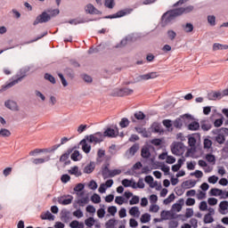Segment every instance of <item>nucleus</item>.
I'll use <instances>...</instances> for the list:
<instances>
[{
    "instance_id": "obj_30",
    "label": "nucleus",
    "mask_w": 228,
    "mask_h": 228,
    "mask_svg": "<svg viewBox=\"0 0 228 228\" xmlns=\"http://www.w3.org/2000/svg\"><path fill=\"white\" fill-rule=\"evenodd\" d=\"M69 174H70V175H76V177L82 175V173L79 171V167L77 166L71 167V169L69 170Z\"/></svg>"
},
{
    "instance_id": "obj_13",
    "label": "nucleus",
    "mask_w": 228,
    "mask_h": 228,
    "mask_svg": "<svg viewBox=\"0 0 228 228\" xmlns=\"http://www.w3.org/2000/svg\"><path fill=\"white\" fill-rule=\"evenodd\" d=\"M85 12L86 13H89V15H101L102 13L101 11L95 8V6H94V4H88L87 5H86Z\"/></svg>"
},
{
    "instance_id": "obj_24",
    "label": "nucleus",
    "mask_w": 228,
    "mask_h": 228,
    "mask_svg": "<svg viewBox=\"0 0 228 228\" xmlns=\"http://www.w3.org/2000/svg\"><path fill=\"white\" fill-rule=\"evenodd\" d=\"M144 181L147 184H150L151 188H156L158 186V182L154 183V177L152 175H146Z\"/></svg>"
},
{
    "instance_id": "obj_48",
    "label": "nucleus",
    "mask_w": 228,
    "mask_h": 228,
    "mask_svg": "<svg viewBox=\"0 0 228 228\" xmlns=\"http://www.w3.org/2000/svg\"><path fill=\"white\" fill-rule=\"evenodd\" d=\"M115 224H117V220L116 219H110L106 224H105V227L106 228H115Z\"/></svg>"
},
{
    "instance_id": "obj_34",
    "label": "nucleus",
    "mask_w": 228,
    "mask_h": 228,
    "mask_svg": "<svg viewBox=\"0 0 228 228\" xmlns=\"http://www.w3.org/2000/svg\"><path fill=\"white\" fill-rule=\"evenodd\" d=\"M200 126L203 131H209L211 129V123L209 121L203 120L200 122Z\"/></svg>"
},
{
    "instance_id": "obj_47",
    "label": "nucleus",
    "mask_w": 228,
    "mask_h": 228,
    "mask_svg": "<svg viewBox=\"0 0 228 228\" xmlns=\"http://www.w3.org/2000/svg\"><path fill=\"white\" fill-rule=\"evenodd\" d=\"M91 200H92V202H94V204H99V203H101V196L97 193H94L91 197Z\"/></svg>"
},
{
    "instance_id": "obj_7",
    "label": "nucleus",
    "mask_w": 228,
    "mask_h": 228,
    "mask_svg": "<svg viewBox=\"0 0 228 228\" xmlns=\"http://www.w3.org/2000/svg\"><path fill=\"white\" fill-rule=\"evenodd\" d=\"M171 152L175 154V156H183L184 152V143L181 142H173L171 145Z\"/></svg>"
},
{
    "instance_id": "obj_5",
    "label": "nucleus",
    "mask_w": 228,
    "mask_h": 228,
    "mask_svg": "<svg viewBox=\"0 0 228 228\" xmlns=\"http://www.w3.org/2000/svg\"><path fill=\"white\" fill-rule=\"evenodd\" d=\"M133 89H129L127 87L124 88H116L112 91V97H126L127 95H131L133 94Z\"/></svg>"
},
{
    "instance_id": "obj_60",
    "label": "nucleus",
    "mask_w": 228,
    "mask_h": 228,
    "mask_svg": "<svg viewBox=\"0 0 228 228\" xmlns=\"http://www.w3.org/2000/svg\"><path fill=\"white\" fill-rule=\"evenodd\" d=\"M208 204L209 206H216L218 204V200L216 198H208Z\"/></svg>"
},
{
    "instance_id": "obj_58",
    "label": "nucleus",
    "mask_w": 228,
    "mask_h": 228,
    "mask_svg": "<svg viewBox=\"0 0 228 228\" xmlns=\"http://www.w3.org/2000/svg\"><path fill=\"white\" fill-rule=\"evenodd\" d=\"M108 213H110V215H111V216H115V215H117V207H115V206L109 207Z\"/></svg>"
},
{
    "instance_id": "obj_32",
    "label": "nucleus",
    "mask_w": 228,
    "mask_h": 228,
    "mask_svg": "<svg viewBox=\"0 0 228 228\" xmlns=\"http://www.w3.org/2000/svg\"><path fill=\"white\" fill-rule=\"evenodd\" d=\"M12 136V132L6 128H2L0 130V138H10Z\"/></svg>"
},
{
    "instance_id": "obj_57",
    "label": "nucleus",
    "mask_w": 228,
    "mask_h": 228,
    "mask_svg": "<svg viewBox=\"0 0 228 228\" xmlns=\"http://www.w3.org/2000/svg\"><path fill=\"white\" fill-rule=\"evenodd\" d=\"M50 13V20L53 19V17H56L57 15H60V9H53L52 11H48Z\"/></svg>"
},
{
    "instance_id": "obj_8",
    "label": "nucleus",
    "mask_w": 228,
    "mask_h": 228,
    "mask_svg": "<svg viewBox=\"0 0 228 228\" xmlns=\"http://www.w3.org/2000/svg\"><path fill=\"white\" fill-rule=\"evenodd\" d=\"M51 20V15L47 12H43L41 14L37 15L33 22V26H38V24H45Z\"/></svg>"
},
{
    "instance_id": "obj_26",
    "label": "nucleus",
    "mask_w": 228,
    "mask_h": 228,
    "mask_svg": "<svg viewBox=\"0 0 228 228\" xmlns=\"http://www.w3.org/2000/svg\"><path fill=\"white\" fill-rule=\"evenodd\" d=\"M51 159V157H45L44 159H32L31 162L33 165H44V163L49 161Z\"/></svg>"
},
{
    "instance_id": "obj_6",
    "label": "nucleus",
    "mask_w": 228,
    "mask_h": 228,
    "mask_svg": "<svg viewBox=\"0 0 228 228\" xmlns=\"http://www.w3.org/2000/svg\"><path fill=\"white\" fill-rule=\"evenodd\" d=\"M190 120H193V117L190 114H184L183 116L176 118L175 121L173 122V126L176 129H181V127H183V123L186 121L190 122Z\"/></svg>"
},
{
    "instance_id": "obj_25",
    "label": "nucleus",
    "mask_w": 228,
    "mask_h": 228,
    "mask_svg": "<svg viewBox=\"0 0 228 228\" xmlns=\"http://www.w3.org/2000/svg\"><path fill=\"white\" fill-rule=\"evenodd\" d=\"M90 20H86L85 19H72V20H69L68 22L69 24H74V26H77V24H85V22H90Z\"/></svg>"
},
{
    "instance_id": "obj_41",
    "label": "nucleus",
    "mask_w": 228,
    "mask_h": 228,
    "mask_svg": "<svg viewBox=\"0 0 228 228\" xmlns=\"http://www.w3.org/2000/svg\"><path fill=\"white\" fill-rule=\"evenodd\" d=\"M95 224V219L94 217H88L87 219L85 220V224L87 227H94Z\"/></svg>"
},
{
    "instance_id": "obj_42",
    "label": "nucleus",
    "mask_w": 228,
    "mask_h": 228,
    "mask_svg": "<svg viewBox=\"0 0 228 228\" xmlns=\"http://www.w3.org/2000/svg\"><path fill=\"white\" fill-rule=\"evenodd\" d=\"M215 219L211 216V214H206L204 216V224H213Z\"/></svg>"
},
{
    "instance_id": "obj_53",
    "label": "nucleus",
    "mask_w": 228,
    "mask_h": 228,
    "mask_svg": "<svg viewBox=\"0 0 228 228\" xmlns=\"http://www.w3.org/2000/svg\"><path fill=\"white\" fill-rule=\"evenodd\" d=\"M151 143L152 145H155V147H159V145H161V143H163V140H161L159 138H155L151 141Z\"/></svg>"
},
{
    "instance_id": "obj_14",
    "label": "nucleus",
    "mask_w": 228,
    "mask_h": 228,
    "mask_svg": "<svg viewBox=\"0 0 228 228\" xmlns=\"http://www.w3.org/2000/svg\"><path fill=\"white\" fill-rule=\"evenodd\" d=\"M61 222H64V224H69V222L72 220V217L70 216V211L62 209L61 212Z\"/></svg>"
},
{
    "instance_id": "obj_17",
    "label": "nucleus",
    "mask_w": 228,
    "mask_h": 228,
    "mask_svg": "<svg viewBox=\"0 0 228 228\" xmlns=\"http://www.w3.org/2000/svg\"><path fill=\"white\" fill-rule=\"evenodd\" d=\"M209 193L212 197H224L225 195V191L218 188H212Z\"/></svg>"
},
{
    "instance_id": "obj_51",
    "label": "nucleus",
    "mask_w": 228,
    "mask_h": 228,
    "mask_svg": "<svg viewBox=\"0 0 228 228\" xmlns=\"http://www.w3.org/2000/svg\"><path fill=\"white\" fill-rule=\"evenodd\" d=\"M121 184H123V186L125 188H129V187H131V184H133V181H131L127 178H125L122 180Z\"/></svg>"
},
{
    "instance_id": "obj_40",
    "label": "nucleus",
    "mask_w": 228,
    "mask_h": 228,
    "mask_svg": "<svg viewBox=\"0 0 228 228\" xmlns=\"http://www.w3.org/2000/svg\"><path fill=\"white\" fill-rule=\"evenodd\" d=\"M151 222V215L146 213V214H143L142 216H141V223L142 224H147Z\"/></svg>"
},
{
    "instance_id": "obj_18",
    "label": "nucleus",
    "mask_w": 228,
    "mask_h": 228,
    "mask_svg": "<svg viewBox=\"0 0 228 228\" xmlns=\"http://www.w3.org/2000/svg\"><path fill=\"white\" fill-rule=\"evenodd\" d=\"M193 5H188L186 7H180L176 8V11L178 12V15H183V13H190L191 12H193Z\"/></svg>"
},
{
    "instance_id": "obj_19",
    "label": "nucleus",
    "mask_w": 228,
    "mask_h": 228,
    "mask_svg": "<svg viewBox=\"0 0 228 228\" xmlns=\"http://www.w3.org/2000/svg\"><path fill=\"white\" fill-rule=\"evenodd\" d=\"M80 145H82V151L86 154H89L90 151H92V146L86 142V137L80 142Z\"/></svg>"
},
{
    "instance_id": "obj_59",
    "label": "nucleus",
    "mask_w": 228,
    "mask_h": 228,
    "mask_svg": "<svg viewBox=\"0 0 228 228\" xmlns=\"http://www.w3.org/2000/svg\"><path fill=\"white\" fill-rule=\"evenodd\" d=\"M134 117L137 120H143L145 118V114L142 111L135 112Z\"/></svg>"
},
{
    "instance_id": "obj_9",
    "label": "nucleus",
    "mask_w": 228,
    "mask_h": 228,
    "mask_svg": "<svg viewBox=\"0 0 228 228\" xmlns=\"http://www.w3.org/2000/svg\"><path fill=\"white\" fill-rule=\"evenodd\" d=\"M133 12V9H125L118 11L115 14H110L103 17V19H120V17H126V15H129Z\"/></svg>"
},
{
    "instance_id": "obj_44",
    "label": "nucleus",
    "mask_w": 228,
    "mask_h": 228,
    "mask_svg": "<svg viewBox=\"0 0 228 228\" xmlns=\"http://www.w3.org/2000/svg\"><path fill=\"white\" fill-rule=\"evenodd\" d=\"M119 126L122 129L127 127L129 126V119L127 118H123L119 122Z\"/></svg>"
},
{
    "instance_id": "obj_64",
    "label": "nucleus",
    "mask_w": 228,
    "mask_h": 228,
    "mask_svg": "<svg viewBox=\"0 0 228 228\" xmlns=\"http://www.w3.org/2000/svg\"><path fill=\"white\" fill-rule=\"evenodd\" d=\"M73 216H75L77 218H83V211L78 208L73 212Z\"/></svg>"
},
{
    "instance_id": "obj_15",
    "label": "nucleus",
    "mask_w": 228,
    "mask_h": 228,
    "mask_svg": "<svg viewBox=\"0 0 228 228\" xmlns=\"http://www.w3.org/2000/svg\"><path fill=\"white\" fill-rule=\"evenodd\" d=\"M139 150H140V144L134 143L131 148H129L126 151V156H127V158H133V156H134V154H136V152H138Z\"/></svg>"
},
{
    "instance_id": "obj_35",
    "label": "nucleus",
    "mask_w": 228,
    "mask_h": 228,
    "mask_svg": "<svg viewBox=\"0 0 228 228\" xmlns=\"http://www.w3.org/2000/svg\"><path fill=\"white\" fill-rule=\"evenodd\" d=\"M131 216H140V209L138 207H132L129 210Z\"/></svg>"
},
{
    "instance_id": "obj_21",
    "label": "nucleus",
    "mask_w": 228,
    "mask_h": 228,
    "mask_svg": "<svg viewBox=\"0 0 228 228\" xmlns=\"http://www.w3.org/2000/svg\"><path fill=\"white\" fill-rule=\"evenodd\" d=\"M195 184H197L196 181L187 180L183 182L182 188H184L185 190H190V188H194Z\"/></svg>"
},
{
    "instance_id": "obj_2",
    "label": "nucleus",
    "mask_w": 228,
    "mask_h": 228,
    "mask_svg": "<svg viewBox=\"0 0 228 228\" xmlns=\"http://www.w3.org/2000/svg\"><path fill=\"white\" fill-rule=\"evenodd\" d=\"M122 171L120 169L110 170V163L103 164L102 166V175L103 179H109V177H115V175H120Z\"/></svg>"
},
{
    "instance_id": "obj_63",
    "label": "nucleus",
    "mask_w": 228,
    "mask_h": 228,
    "mask_svg": "<svg viewBox=\"0 0 228 228\" xmlns=\"http://www.w3.org/2000/svg\"><path fill=\"white\" fill-rule=\"evenodd\" d=\"M77 201L78 206H80L81 208H83V206H85V204H88L87 198H83L82 200H78Z\"/></svg>"
},
{
    "instance_id": "obj_33",
    "label": "nucleus",
    "mask_w": 228,
    "mask_h": 228,
    "mask_svg": "<svg viewBox=\"0 0 228 228\" xmlns=\"http://www.w3.org/2000/svg\"><path fill=\"white\" fill-rule=\"evenodd\" d=\"M162 124L168 131H174V128L172 127L174 125L172 124V120L170 119H164L162 121Z\"/></svg>"
},
{
    "instance_id": "obj_46",
    "label": "nucleus",
    "mask_w": 228,
    "mask_h": 228,
    "mask_svg": "<svg viewBox=\"0 0 228 228\" xmlns=\"http://www.w3.org/2000/svg\"><path fill=\"white\" fill-rule=\"evenodd\" d=\"M81 156V154L79 153V151L76 150L74 151V152L71 154L70 158L72 159V161H79V157Z\"/></svg>"
},
{
    "instance_id": "obj_36",
    "label": "nucleus",
    "mask_w": 228,
    "mask_h": 228,
    "mask_svg": "<svg viewBox=\"0 0 228 228\" xmlns=\"http://www.w3.org/2000/svg\"><path fill=\"white\" fill-rule=\"evenodd\" d=\"M208 22L209 26H212V27L216 26V17H215V15H208Z\"/></svg>"
},
{
    "instance_id": "obj_23",
    "label": "nucleus",
    "mask_w": 228,
    "mask_h": 228,
    "mask_svg": "<svg viewBox=\"0 0 228 228\" xmlns=\"http://www.w3.org/2000/svg\"><path fill=\"white\" fill-rule=\"evenodd\" d=\"M183 206H184V200L180 199L178 200V203H175L172 206V209H175V211H177V213L181 212V209H183Z\"/></svg>"
},
{
    "instance_id": "obj_61",
    "label": "nucleus",
    "mask_w": 228,
    "mask_h": 228,
    "mask_svg": "<svg viewBox=\"0 0 228 228\" xmlns=\"http://www.w3.org/2000/svg\"><path fill=\"white\" fill-rule=\"evenodd\" d=\"M191 175H195L197 179H200L201 177H203L204 173H202V171L200 170H196L194 173H191Z\"/></svg>"
},
{
    "instance_id": "obj_12",
    "label": "nucleus",
    "mask_w": 228,
    "mask_h": 228,
    "mask_svg": "<svg viewBox=\"0 0 228 228\" xmlns=\"http://www.w3.org/2000/svg\"><path fill=\"white\" fill-rule=\"evenodd\" d=\"M156 77H158V72H150L137 77V81H149V79H156Z\"/></svg>"
},
{
    "instance_id": "obj_4",
    "label": "nucleus",
    "mask_w": 228,
    "mask_h": 228,
    "mask_svg": "<svg viewBox=\"0 0 228 228\" xmlns=\"http://www.w3.org/2000/svg\"><path fill=\"white\" fill-rule=\"evenodd\" d=\"M86 140H87L89 143H101L102 142H104V134L97 132L95 134L86 135Z\"/></svg>"
},
{
    "instance_id": "obj_39",
    "label": "nucleus",
    "mask_w": 228,
    "mask_h": 228,
    "mask_svg": "<svg viewBox=\"0 0 228 228\" xmlns=\"http://www.w3.org/2000/svg\"><path fill=\"white\" fill-rule=\"evenodd\" d=\"M216 142L222 145L223 143H225V135L219 134L216 136Z\"/></svg>"
},
{
    "instance_id": "obj_52",
    "label": "nucleus",
    "mask_w": 228,
    "mask_h": 228,
    "mask_svg": "<svg viewBox=\"0 0 228 228\" xmlns=\"http://www.w3.org/2000/svg\"><path fill=\"white\" fill-rule=\"evenodd\" d=\"M175 37H177V33L174 30H167V37L169 40H175Z\"/></svg>"
},
{
    "instance_id": "obj_28",
    "label": "nucleus",
    "mask_w": 228,
    "mask_h": 228,
    "mask_svg": "<svg viewBox=\"0 0 228 228\" xmlns=\"http://www.w3.org/2000/svg\"><path fill=\"white\" fill-rule=\"evenodd\" d=\"M41 220H51L54 221V215L51 214L50 211H46L45 214H41L40 216Z\"/></svg>"
},
{
    "instance_id": "obj_38",
    "label": "nucleus",
    "mask_w": 228,
    "mask_h": 228,
    "mask_svg": "<svg viewBox=\"0 0 228 228\" xmlns=\"http://www.w3.org/2000/svg\"><path fill=\"white\" fill-rule=\"evenodd\" d=\"M183 29L185 33H191V31H193V24L186 23L185 25H183Z\"/></svg>"
},
{
    "instance_id": "obj_43",
    "label": "nucleus",
    "mask_w": 228,
    "mask_h": 228,
    "mask_svg": "<svg viewBox=\"0 0 228 228\" xmlns=\"http://www.w3.org/2000/svg\"><path fill=\"white\" fill-rule=\"evenodd\" d=\"M173 200H175V194L171 193L166 200H164V204L166 206H168L170 202H173Z\"/></svg>"
},
{
    "instance_id": "obj_50",
    "label": "nucleus",
    "mask_w": 228,
    "mask_h": 228,
    "mask_svg": "<svg viewBox=\"0 0 228 228\" xmlns=\"http://www.w3.org/2000/svg\"><path fill=\"white\" fill-rule=\"evenodd\" d=\"M104 4L106 8H110V10H112V8L115 7V0H105Z\"/></svg>"
},
{
    "instance_id": "obj_56",
    "label": "nucleus",
    "mask_w": 228,
    "mask_h": 228,
    "mask_svg": "<svg viewBox=\"0 0 228 228\" xmlns=\"http://www.w3.org/2000/svg\"><path fill=\"white\" fill-rule=\"evenodd\" d=\"M140 202V197L133 196L132 199L129 200L130 206H134V204H138Z\"/></svg>"
},
{
    "instance_id": "obj_11",
    "label": "nucleus",
    "mask_w": 228,
    "mask_h": 228,
    "mask_svg": "<svg viewBox=\"0 0 228 228\" xmlns=\"http://www.w3.org/2000/svg\"><path fill=\"white\" fill-rule=\"evenodd\" d=\"M118 135V126H117V125L114 126V128H107L104 132H103V136L104 137H108V138H117V136Z\"/></svg>"
},
{
    "instance_id": "obj_16",
    "label": "nucleus",
    "mask_w": 228,
    "mask_h": 228,
    "mask_svg": "<svg viewBox=\"0 0 228 228\" xmlns=\"http://www.w3.org/2000/svg\"><path fill=\"white\" fill-rule=\"evenodd\" d=\"M67 199L59 198L58 202L59 204H61L62 206H69V204H72V200H74V197L72 195H68Z\"/></svg>"
},
{
    "instance_id": "obj_29",
    "label": "nucleus",
    "mask_w": 228,
    "mask_h": 228,
    "mask_svg": "<svg viewBox=\"0 0 228 228\" xmlns=\"http://www.w3.org/2000/svg\"><path fill=\"white\" fill-rule=\"evenodd\" d=\"M200 128V124L197 121H192L188 125L189 131H199Z\"/></svg>"
},
{
    "instance_id": "obj_49",
    "label": "nucleus",
    "mask_w": 228,
    "mask_h": 228,
    "mask_svg": "<svg viewBox=\"0 0 228 228\" xmlns=\"http://www.w3.org/2000/svg\"><path fill=\"white\" fill-rule=\"evenodd\" d=\"M172 214L170 213V211H167V210H163L160 213V216L162 220H168V217L171 216Z\"/></svg>"
},
{
    "instance_id": "obj_55",
    "label": "nucleus",
    "mask_w": 228,
    "mask_h": 228,
    "mask_svg": "<svg viewBox=\"0 0 228 228\" xmlns=\"http://www.w3.org/2000/svg\"><path fill=\"white\" fill-rule=\"evenodd\" d=\"M204 149H211L213 142L210 139H205L203 142Z\"/></svg>"
},
{
    "instance_id": "obj_20",
    "label": "nucleus",
    "mask_w": 228,
    "mask_h": 228,
    "mask_svg": "<svg viewBox=\"0 0 228 228\" xmlns=\"http://www.w3.org/2000/svg\"><path fill=\"white\" fill-rule=\"evenodd\" d=\"M141 156L144 159H149V158H151V149L149 148V146H142L141 150Z\"/></svg>"
},
{
    "instance_id": "obj_62",
    "label": "nucleus",
    "mask_w": 228,
    "mask_h": 228,
    "mask_svg": "<svg viewBox=\"0 0 228 228\" xmlns=\"http://www.w3.org/2000/svg\"><path fill=\"white\" fill-rule=\"evenodd\" d=\"M61 183H69V181H70V175H69L67 174L62 175L61 177Z\"/></svg>"
},
{
    "instance_id": "obj_37",
    "label": "nucleus",
    "mask_w": 228,
    "mask_h": 228,
    "mask_svg": "<svg viewBox=\"0 0 228 228\" xmlns=\"http://www.w3.org/2000/svg\"><path fill=\"white\" fill-rule=\"evenodd\" d=\"M45 79H46V81H50L52 85H56V78H54V77L49 73L45 74Z\"/></svg>"
},
{
    "instance_id": "obj_27",
    "label": "nucleus",
    "mask_w": 228,
    "mask_h": 228,
    "mask_svg": "<svg viewBox=\"0 0 228 228\" xmlns=\"http://www.w3.org/2000/svg\"><path fill=\"white\" fill-rule=\"evenodd\" d=\"M95 170V162H90L87 166L84 168V174H92Z\"/></svg>"
},
{
    "instance_id": "obj_31",
    "label": "nucleus",
    "mask_w": 228,
    "mask_h": 228,
    "mask_svg": "<svg viewBox=\"0 0 228 228\" xmlns=\"http://www.w3.org/2000/svg\"><path fill=\"white\" fill-rule=\"evenodd\" d=\"M151 129L153 131V133H164L165 131L161 128V124L158 123V122H154L151 125Z\"/></svg>"
},
{
    "instance_id": "obj_54",
    "label": "nucleus",
    "mask_w": 228,
    "mask_h": 228,
    "mask_svg": "<svg viewBox=\"0 0 228 228\" xmlns=\"http://www.w3.org/2000/svg\"><path fill=\"white\" fill-rule=\"evenodd\" d=\"M219 208L221 209V211H226V209H228V201H221L219 204Z\"/></svg>"
},
{
    "instance_id": "obj_45",
    "label": "nucleus",
    "mask_w": 228,
    "mask_h": 228,
    "mask_svg": "<svg viewBox=\"0 0 228 228\" xmlns=\"http://www.w3.org/2000/svg\"><path fill=\"white\" fill-rule=\"evenodd\" d=\"M206 159L207 161H208V163H216V157H215V155L211 154V153H208L206 155Z\"/></svg>"
},
{
    "instance_id": "obj_22",
    "label": "nucleus",
    "mask_w": 228,
    "mask_h": 228,
    "mask_svg": "<svg viewBox=\"0 0 228 228\" xmlns=\"http://www.w3.org/2000/svg\"><path fill=\"white\" fill-rule=\"evenodd\" d=\"M4 106L5 108H8V110H12V111H16L17 110V102H15L14 101L12 100H7L4 102Z\"/></svg>"
},
{
    "instance_id": "obj_3",
    "label": "nucleus",
    "mask_w": 228,
    "mask_h": 228,
    "mask_svg": "<svg viewBox=\"0 0 228 228\" xmlns=\"http://www.w3.org/2000/svg\"><path fill=\"white\" fill-rule=\"evenodd\" d=\"M29 72V68H23L20 70V75H17V78L7 84L6 86H4V89L6 88H12V86H15L18 83H20L24 77H26V74Z\"/></svg>"
},
{
    "instance_id": "obj_1",
    "label": "nucleus",
    "mask_w": 228,
    "mask_h": 228,
    "mask_svg": "<svg viewBox=\"0 0 228 228\" xmlns=\"http://www.w3.org/2000/svg\"><path fill=\"white\" fill-rule=\"evenodd\" d=\"M177 17H180L177 9L169 10L162 15V24H164V26H168V24H172Z\"/></svg>"
},
{
    "instance_id": "obj_10",
    "label": "nucleus",
    "mask_w": 228,
    "mask_h": 228,
    "mask_svg": "<svg viewBox=\"0 0 228 228\" xmlns=\"http://www.w3.org/2000/svg\"><path fill=\"white\" fill-rule=\"evenodd\" d=\"M74 151V149H68L67 151L65 153H63L59 161L61 163H64V167H68V165H70L71 161L70 159H69V158H70V154H72V151Z\"/></svg>"
}]
</instances>
